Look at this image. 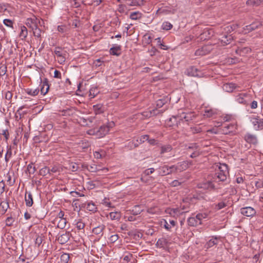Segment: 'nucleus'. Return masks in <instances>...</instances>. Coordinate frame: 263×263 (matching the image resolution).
<instances>
[{
    "mask_svg": "<svg viewBox=\"0 0 263 263\" xmlns=\"http://www.w3.org/2000/svg\"><path fill=\"white\" fill-rule=\"evenodd\" d=\"M229 175L228 165L226 164H220L218 170L212 177L213 181L219 183L226 180Z\"/></svg>",
    "mask_w": 263,
    "mask_h": 263,
    "instance_id": "obj_1",
    "label": "nucleus"
},
{
    "mask_svg": "<svg viewBox=\"0 0 263 263\" xmlns=\"http://www.w3.org/2000/svg\"><path fill=\"white\" fill-rule=\"evenodd\" d=\"M237 125L235 122L229 124H225L222 127L218 129V132L224 135L231 134L236 132Z\"/></svg>",
    "mask_w": 263,
    "mask_h": 263,
    "instance_id": "obj_2",
    "label": "nucleus"
},
{
    "mask_svg": "<svg viewBox=\"0 0 263 263\" xmlns=\"http://www.w3.org/2000/svg\"><path fill=\"white\" fill-rule=\"evenodd\" d=\"M211 45H206L198 49L195 52L196 56H203L209 53L212 50Z\"/></svg>",
    "mask_w": 263,
    "mask_h": 263,
    "instance_id": "obj_3",
    "label": "nucleus"
},
{
    "mask_svg": "<svg viewBox=\"0 0 263 263\" xmlns=\"http://www.w3.org/2000/svg\"><path fill=\"white\" fill-rule=\"evenodd\" d=\"M251 123L253 125L255 130L263 129V119H260L259 117H253L251 119Z\"/></svg>",
    "mask_w": 263,
    "mask_h": 263,
    "instance_id": "obj_4",
    "label": "nucleus"
},
{
    "mask_svg": "<svg viewBox=\"0 0 263 263\" xmlns=\"http://www.w3.org/2000/svg\"><path fill=\"white\" fill-rule=\"evenodd\" d=\"M79 206L81 209L85 208L88 211L92 212H95L97 210V205L92 201L82 203L79 204Z\"/></svg>",
    "mask_w": 263,
    "mask_h": 263,
    "instance_id": "obj_5",
    "label": "nucleus"
},
{
    "mask_svg": "<svg viewBox=\"0 0 263 263\" xmlns=\"http://www.w3.org/2000/svg\"><path fill=\"white\" fill-rule=\"evenodd\" d=\"M240 213L242 215L247 217H253L256 215V210L252 207L246 206L240 209Z\"/></svg>",
    "mask_w": 263,
    "mask_h": 263,
    "instance_id": "obj_6",
    "label": "nucleus"
},
{
    "mask_svg": "<svg viewBox=\"0 0 263 263\" xmlns=\"http://www.w3.org/2000/svg\"><path fill=\"white\" fill-rule=\"evenodd\" d=\"M40 23L37 18L33 15L31 17L27 18L26 21V25L31 29L36 27L38 26V23Z\"/></svg>",
    "mask_w": 263,
    "mask_h": 263,
    "instance_id": "obj_7",
    "label": "nucleus"
},
{
    "mask_svg": "<svg viewBox=\"0 0 263 263\" xmlns=\"http://www.w3.org/2000/svg\"><path fill=\"white\" fill-rule=\"evenodd\" d=\"M185 73L191 77H201V72L195 66H191L187 68Z\"/></svg>",
    "mask_w": 263,
    "mask_h": 263,
    "instance_id": "obj_8",
    "label": "nucleus"
},
{
    "mask_svg": "<svg viewBox=\"0 0 263 263\" xmlns=\"http://www.w3.org/2000/svg\"><path fill=\"white\" fill-rule=\"evenodd\" d=\"M178 115V117L180 121L184 120L186 122H189L195 118V115L194 112H189L187 113L182 112Z\"/></svg>",
    "mask_w": 263,
    "mask_h": 263,
    "instance_id": "obj_9",
    "label": "nucleus"
},
{
    "mask_svg": "<svg viewBox=\"0 0 263 263\" xmlns=\"http://www.w3.org/2000/svg\"><path fill=\"white\" fill-rule=\"evenodd\" d=\"M245 140L249 144L256 145L258 143V139L257 136L251 133H247L244 136Z\"/></svg>",
    "mask_w": 263,
    "mask_h": 263,
    "instance_id": "obj_10",
    "label": "nucleus"
},
{
    "mask_svg": "<svg viewBox=\"0 0 263 263\" xmlns=\"http://www.w3.org/2000/svg\"><path fill=\"white\" fill-rule=\"evenodd\" d=\"M97 138H101L105 136L109 132V129L108 126H101L99 129L97 128Z\"/></svg>",
    "mask_w": 263,
    "mask_h": 263,
    "instance_id": "obj_11",
    "label": "nucleus"
},
{
    "mask_svg": "<svg viewBox=\"0 0 263 263\" xmlns=\"http://www.w3.org/2000/svg\"><path fill=\"white\" fill-rule=\"evenodd\" d=\"M239 86L233 83H226L223 85V89L229 92H232L235 89L239 90Z\"/></svg>",
    "mask_w": 263,
    "mask_h": 263,
    "instance_id": "obj_12",
    "label": "nucleus"
},
{
    "mask_svg": "<svg viewBox=\"0 0 263 263\" xmlns=\"http://www.w3.org/2000/svg\"><path fill=\"white\" fill-rule=\"evenodd\" d=\"M179 115L173 116L168 120L166 121V124L170 127L177 126L180 122V120L178 117Z\"/></svg>",
    "mask_w": 263,
    "mask_h": 263,
    "instance_id": "obj_13",
    "label": "nucleus"
},
{
    "mask_svg": "<svg viewBox=\"0 0 263 263\" xmlns=\"http://www.w3.org/2000/svg\"><path fill=\"white\" fill-rule=\"evenodd\" d=\"M220 41L221 45L226 46L229 44L233 40V37L231 34L223 35L219 39Z\"/></svg>",
    "mask_w": 263,
    "mask_h": 263,
    "instance_id": "obj_14",
    "label": "nucleus"
},
{
    "mask_svg": "<svg viewBox=\"0 0 263 263\" xmlns=\"http://www.w3.org/2000/svg\"><path fill=\"white\" fill-rule=\"evenodd\" d=\"M249 95L247 93H240L236 97V100L240 104H247L248 101L247 100Z\"/></svg>",
    "mask_w": 263,
    "mask_h": 263,
    "instance_id": "obj_15",
    "label": "nucleus"
},
{
    "mask_svg": "<svg viewBox=\"0 0 263 263\" xmlns=\"http://www.w3.org/2000/svg\"><path fill=\"white\" fill-rule=\"evenodd\" d=\"M156 245L158 248L165 249L168 247V240L166 238L162 237L158 240Z\"/></svg>",
    "mask_w": 263,
    "mask_h": 263,
    "instance_id": "obj_16",
    "label": "nucleus"
},
{
    "mask_svg": "<svg viewBox=\"0 0 263 263\" xmlns=\"http://www.w3.org/2000/svg\"><path fill=\"white\" fill-rule=\"evenodd\" d=\"M109 53L111 55L119 56L121 53V46L119 45H114L109 50Z\"/></svg>",
    "mask_w": 263,
    "mask_h": 263,
    "instance_id": "obj_17",
    "label": "nucleus"
},
{
    "mask_svg": "<svg viewBox=\"0 0 263 263\" xmlns=\"http://www.w3.org/2000/svg\"><path fill=\"white\" fill-rule=\"evenodd\" d=\"M70 234L69 232H66L60 235L58 238V241L60 244L66 243L69 240Z\"/></svg>",
    "mask_w": 263,
    "mask_h": 263,
    "instance_id": "obj_18",
    "label": "nucleus"
},
{
    "mask_svg": "<svg viewBox=\"0 0 263 263\" xmlns=\"http://www.w3.org/2000/svg\"><path fill=\"white\" fill-rule=\"evenodd\" d=\"M49 89V85L48 84V81L47 78H45L42 82L41 88V93L43 95H45Z\"/></svg>",
    "mask_w": 263,
    "mask_h": 263,
    "instance_id": "obj_19",
    "label": "nucleus"
},
{
    "mask_svg": "<svg viewBox=\"0 0 263 263\" xmlns=\"http://www.w3.org/2000/svg\"><path fill=\"white\" fill-rule=\"evenodd\" d=\"M261 26V24L260 22H254L250 25L246 26L245 27V28H244V30L246 32L248 31V32H249L250 31H252L253 30H254L258 28Z\"/></svg>",
    "mask_w": 263,
    "mask_h": 263,
    "instance_id": "obj_20",
    "label": "nucleus"
},
{
    "mask_svg": "<svg viewBox=\"0 0 263 263\" xmlns=\"http://www.w3.org/2000/svg\"><path fill=\"white\" fill-rule=\"evenodd\" d=\"M9 208V204L8 201L4 200L0 202V215H4Z\"/></svg>",
    "mask_w": 263,
    "mask_h": 263,
    "instance_id": "obj_21",
    "label": "nucleus"
},
{
    "mask_svg": "<svg viewBox=\"0 0 263 263\" xmlns=\"http://www.w3.org/2000/svg\"><path fill=\"white\" fill-rule=\"evenodd\" d=\"M86 168L89 172H97L101 170L106 172L108 171L107 168H103V169L98 168V166L95 164H88L87 165Z\"/></svg>",
    "mask_w": 263,
    "mask_h": 263,
    "instance_id": "obj_22",
    "label": "nucleus"
},
{
    "mask_svg": "<svg viewBox=\"0 0 263 263\" xmlns=\"http://www.w3.org/2000/svg\"><path fill=\"white\" fill-rule=\"evenodd\" d=\"M25 200L26 206L30 207L32 205L33 203V197L30 192H26Z\"/></svg>",
    "mask_w": 263,
    "mask_h": 263,
    "instance_id": "obj_23",
    "label": "nucleus"
},
{
    "mask_svg": "<svg viewBox=\"0 0 263 263\" xmlns=\"http://www.w3.org/2000/svg\"><path fill=\"white\" fill-rule=\"evenodd\" d=\"M105 228V226L104 224H100L92 229V233L99 236H102L103 234V230Z\"/></svg>",
    "mask_w": 263,
    "mask_h": 263,
    "instance_id": "obj_24",
    "label": "nucleus"
},
{
    "mask_svg": "<svg viewBox=\"0 0 263 263\" xmlns=\"http://www.w3.org/2000/svg\"><path fill=\"white\" fill-rule=\"evenodd\" d=\"M62 171V168L60 165H54L49 167L50 176H51L53 174H59Z\"/></svg>",
    "mask_w": 263,
    "mask_h": 263,
    "instance_id": "obj_25",
    "label": "nucleus"
},
{
    "mask_svg": "<svg viewBox=\"0 0 263 263\" xmlns=\"http://www.w3.org/2000/svg\"><path fill=\"white\" fill-rule=\"evenodd\" d=\"M228 205V201L227 199H223L214 205V209L216 211L220 210L226 207Z\"/></svg>",
    "mask_w": 263,
    "mask_h": 263,
    "instance_id": "obj_26",
    "label": "nucleus"
},
{
    "mask_svg": "<svg viewBox=\"0 0 263 263\" xmlns=\"http://www.w3.org/2000/svg\"><path fill=\"white\" fill-rule=\"evenodd\" d=\"M251 49L249 47L238 48L235 51L236 54L240 56H245L247 53L250 52Z\"/></svg>",
    "mask_w": 263,
    "mask_h": 263,
    "instance_id": "obj_27",
    "label": "nucleus"
},
{
    "mask_svg": "<svg viewBox=\"0 0 263 263\" xmlns=\"http://www.w3.org/2000/svg\"><path fill=\"white\" fill-rule=\"evenodd\" d=\"M187 222L188 225L191 227H196L198 225L200 224V222H199L198 219H196V217H189L187 219Z\"/></svg>",
    "mask_w": 263,
    "mask_h": 263,
    "instance_id": "obj_28",
    "label": "nucleus"
},
{
    "mask_svg": "<svg viewBox=\"0 0 263 263\" xmlns=\"http://www.w3.org/2000/svg\"><path fill=\"white\" fill-rule=\"evenodd\" d=\"M213 180H208L206 181L202 184V186H201L200 187L203 188L204 189L211 190V189H215V185L213 184Z\"/></svg>",
    "mask_w": 263,
    "mask_h": 263,
    "instance_id": "obj_29",
    "label": "nucleus"
},
{
    "mask_svg": "<svg viewBox=\"0 0 263 263\" xmlns=\"http://www.w3.org/2000/svg\"><path fill=\"white\" fill-rule=\"evenodd\" d=\"M217 114L216 109L213 108H206L204 110L203 116L207 118H210Z\"/></svg>",
    "mask_w": 263,
    "mask_h": 263,
    "instance_id": "obj_30",
    "label": "nucleus"
},
{
    "mask_svg": "<svg viewBox=\"0 0 263 263\" xmlns=\"http://www.w3.org/2000/svg\"><path fill=\"white\" fill-rule=\"evenodd\" d=\"M144 0H128L126 5L129 6H138L143 5Z\"/></svg>",
    "mask_w": 263,
    "mask_h": 263,
    "instance_id": "obj_31",
    "label": "nucleus"
},
{
    "mask_svg": "<svg viewBox=\"0 0 263 263\" xmlns=\"http://www.w3.org/2000/svg\"><path fill=\"white\" fill-rule=\"evenodd\" d=\"M158 174L160 176H165L170 174L168 165H164L159 168Z\"/></svg>",
    "mask_w": 263,
    "mask_h": 263,
    "instance_id": "obj_32",
    "label": "nucleus"
},
{
    "mask_svg": "<svg viewBox=\"0 0 263 263\" xmlns=\"http://www.w3.org/2000/svg\"><path fill=\"white\" fill-rule=\"evenodd\" d=\"M179 172H182L186 170L189 167L188 163L186 161H183L177 164Z\"/></svg>",
    "mask_w": 263,
    "mask_h": 263,
    "instance_id": "obj_33",
    "label": "nucleus"
},
{
    "mask_svg": "<svg viewBox=\"0 0 263 263\" xmlns=\"http://www.w3.org/2000/svg\"><path fill=\"white\" fill-rule=\"evenodd\" d=\"M54 52L58 58L66 54V51L64 50L60 47H56L54 49Z\"/></svg>",
    "mask_w": 263,
    "mask_h": 263,
    "instance_id": "obj_34",
    "label": "nucleus"
},
{
    "mask_svg": "<svg viewBox=\"0 0 263 263\" xmlns=\"http://www.w3.org/2000/svg\"><path fill=\"white\" fill-rule=\"evenodd\" d=\"M263 2V0H248L246 4L250 6H258Z\"/></svg>",
    "mask_w": 263,
    "mask_h": 263,
    "instance_id": "obj_35",
    "label": "nucleus"
},
{
    "mask_svg": "<svg viewBox=\"0 0 263 263\" xmlns=\"http://www.w3.org/2000/svg\"><path fill=\"white\" fill-rule=\"evenodd\" d=\"M28 35V30L27 28L24 26L21 27V32L20 33V37L22 40H25Z\"/></svg>",
    "mask_w": 263,
    "mask_h": 263,
    "instance_id": "obj_36",
    "label": "nucleus"
},
{
    "mask_svg": "<svg viewBox=\"0 0 263 263\" xmlns=\"http://www.w3.org/2000/svg\"><path fill=\"white\" fill-rule=\"evenodd\" d=\"M93 109L96 115L100 114L104 111L103 105L101 104H97L93 106Z\"/></svg>",
    "mask_w": 263,
    "mask_h": 263,
    "instance_id": "obj_37",
    "label": "nucleus"
},
{
    "mask_svg": "<svg viewBox=\"0 0 263 263\" xmlns=\"http://www.w3.org/2000/svg\"><path fill=\"white\" fill-rule=\"evenodd\" d=\"M109 216L110 219L112 220H119L121 218V214L120 212H110L109 214Z\"/></svg>",
    "mask_w": 263,
    "mask_h": 263,
    "instance_id": "obj_38",
    "label": "nucleus"
},
{
    "mask_svg": "<svg viewBox=\"0 0 263 263\" xmlns=\"http://www.w3.org/2000/svg\"><path fill=\"white\" fill-rule=\"evenodd\" d=\"M133 258V255L129 252H126L123 256L124 263H128Z\"/></svg>",
    "mask_w": 263,
    "mask_h": 263,
    "instance_id": "obj_39",
    "label": "nucleus"
},
{
    "mask_svg": "<svg viewBox=\"0 0 263 263\" xmlns=\"http://www.w3.org/2000/svg\"><path fill=\"white\" fill-rule=\"evenodd\" d=\"M99 93V90L97 87H92L89 90V97L90 98H93Z\"/></svg>",
    "mask_w": 263,
    "mask_h": 263,
    "instance_id": "obj_40",
    "label": "nucleus"
},
{
    "mask_svg": "<svg viewBox=\"0 0 263 263\" xmlns=\"http://www.w3.org/2000/svg\"><path fill=\"white\" fill-rule=\"evenodd\" d=\"M74 112V109L72 108H68L62 111V115L65 116H70L73 115Z\"/></svg>",
    "mask_w": 263,
    "mask_h": 263,
    "instance_id": "obj_41",
    "label": "nucleus"
},
{
    "mask_svg": "<svg viewBox=\"0 0 263 263\" xmlns=\"http://www.w3.org/2000/svg\"><path fill=\"white\" fill-rule=\"evenodd\" d=\"M57 221H58L57 227L59 228L63 229L66 227L67 223V220L66 218L59 219Z\"/></svg>",
    "mask_w": 263,
    "mask_h": 263,
    "instance_id": "obj_42",
    "label": "nucleus"
},
{
    "mask_svg": "<svg viewBox=\"0 0 263 263\" xmlns=\"http://www.w3.org/2000/svg\"><path fill=\"white\" fill-rule=\"evenodd\" d=\"M12 155L11 147L7 146V151L5 156V160L7 163L11 158Z\"/></svg>",
    "mask_w": 263,
    "mask_h": 263,
    "instance_id": "obj_43",
    "label": "nucleus"
},
{
    "mask_svg": "<svg viewBox=\"0 0 263 263\" xmlns=\"http://www.w3.org/2000/svg\"><path fill=\"white\" fill-rule=\"evenodd\" d=\"M142 211L141 207L139 205H135L132 210V214L134 215H137L140 214Z\"/></svg>",
    "mask_w": 263,
    "mask_h": 263,
    "instance_id": "obj_44",
    "label": "nucleus"
},
{
    "mask_svg": "<svg viewBox=\"0 0 263 263\" xmlns=\"http://www.w3.org/2000/svg\"><path fill=\"white\" fill-rule=\"evenodd\" d=\"M39 174L42 176H45L47 175H50L49 167L45 166L42 168L39 171Z\"/></svg>",
    "mask_w": 263,
    "mask_h": 263,
    "instance_id": "obj_45",
    "label": "nucleus"
},
{
    "mask_svg": "<svg viewBox=\"0 0 263 263\" xmlns=\"http://www.w3.org/2000/svg\"><path fill=\"white\" fill-rule=\"evenodd\" d=\"M26 92L27 94L31 95L32 96H36L39 92V89L36 88L34 89L28 88L26 90Z\"/></svg>",
    "mask_w": 263,
    "mask_h": 263,
    "instance_id": "obj_46",
    "label": "nucleus"
},
{
    "mask_svg": "<svg viewBox=\"0 0 263 263\" xmlns=\"http://www.w3.org/2000/svg\"><path fill=\"white\" fill-rule=\"evenodd\" d=\"M173 28V25L168 22H164L161 26V28L165 30H170Z\"/></svg>",
    "mask_w": 263,
    "mask_h": 263,
    "instance_id": "obj_47",
    "label": "nucleus"
},
{
    "mask_svg": "<svg viewBox=\"0 0 263 263\" xmlns=\"http://www.w3.org/2000/svg\"><path fill=\"white\" fill-rule=\"evenodd\" d=\"M7 178V182L9 186H12L15 182V179H14L13 180L11 179V176L9 173H8L6 175Z\"/></svg>",
    "mask_w": 263,
    "mask_h": 263,
    "instance_id": "obj_48",
    "label": "nucleus"
},
{
    "mask_svg": "<svg viewBox=\"0 0 263 263\" xmlns=\"http://www.w3.org/2000/svg\"><path fill=\"white\" fill-rule=\"evenodd\" d=\"M27 170L30 174H33L36 170L32 162L27 165Z\"/></svg>",
    "mask_w": 263,
    "mask_h": 263,
    "instance_id": "obj_49",
    "label": "nucleus"
},
{
    "mask_svg": "<svg viewBox=\"0 0 263 263\" xmlns=\"http://www.w3.org/2000/svg\"><path fill=\"white\" fill-rule=\"evenodd\" d=\"M141 17V14L138 11L132 12L130 14V18L133 20H138V18H140Z\"/></svg>",
    "mask_w": 263,
    "mask_h": 263,
    "instance_id": "obj_50",
    "label": "nucleus"
},
{
    "mask_svg": "<svg viewBox=\"0 0 263 263\" xmlns=\"http://www.w3.org/2000/svg\"><path fill=\"white\" fill-rule=\"evenodd\" d=\"M58 30L59 32L64 33H66L69 30V28L66 25H62L58 26Z\"/></svg>",
    "mask_w": 263,
    "mask_h": 263,
    "instance_id": "obj_51",
    "label": "nucleus"
},
{
    "mask_svg": "<svg viewBox=\"0 0 263 263\" xmlns=\"http://www.w3.org/2000/svg\"><path fill=\"white\" fill-rule=\"evenodd\" d=\"M14 221V218L12 216L8 217L5 220L6 226L8 227H11L13 225Z\"/></svg>",
    "mask_w": 263,
    "mask_h": 263,
    "instance_id": "obj_52",
    "label": "nucleus"
},
{
    "mask_svg": "<svg viewBox=\"0 0 263 263\" xmlns=\"http://www.w3.org/2000/svg\"><path fill=\"white\" fill-rule=\"evenodd\" d=\"M196 219H198L199 222H200V224H201L202 219L206 218L208 217V214L206 213H199L196 215Z\"/></svg>",
    "mask_w": 263,
    "mask_h": 263,
    "instance_id": "obj_53",
    "label": "nucleus"
},
{
    "mask_svg": "<svg viewBox=\"0 0 263 263\" xmlns=\"http://www.w3.org/2000/svg\"><path fill=\"white\" fill-rule=\"evenodd\" d=\"M69 259V255L67 253H63L61 256V261L62 263H67Z\"/></svg>",
    "mask_w": 263,
    "mask_h": 263,
    "instance_id": "obj_54",
    "label": "nucleus"
},
{
    "mask_svg": "<svg viewBox=\"0 0 263 263\" xmlns=\"http://www.w3.org/2000/svg\"><path fill=\"white\" fill-rule=\"evenodd\" d=\"M166 103L165 99H159L156 102V107L158 108L162 107Z\"/></svg>",
    "mask_w": 263,
    "mask_h": 263,
    "instance_id": "obj_55",
    "label": "nucleus"
},
{
    "mask_svg": "<svg viewBox=\"0 0 263 263\" xmlns=\"http://www.w3.org/2000/svg\"><path fill=\"white\" fill-rule=\"evenodd\" d=\"M32 30H33V34L35 37L38 38L41 37L42 31L40 28H38V26H37L36 27L32 29Z\"/></svg>",
    "mask_w": 263,
    "mask_h": 263,
    "instance_id": "obj_56",
    "label": "nucleus"
},
{
    "mask_svg": "<svg viewBox=\"0 0 263 263\" xmlns=\"http://www.w3.org/2000/svg\"><path fill=\"white\" fill-rule=\"evenodd\" d=\"M217 244V238H214L210 239L207 243H206V247L207 248L212 247L214 245Z\"/></svg>",
    "mask_w": 263,
    "mask_h": 263,
    "instance_id": "obj_57",
    "label": "nucleus"
},
{
    "mask_svg": "<svg viewBox=\"0 0 263 263\" xmlns=\"http://www.w3.org/2000/svg\"><path fill=\"white\" fill-rule=\"evenodd\" d=\"M190 131L193 134H197L201 132V128L199 126L191 127L190 128Z\"/></svg>",
    "mask_w": 263,
    "mask_h": 263,
    "instance_id": "obj_58",
    "label": "nucleus"
},
{
    "mask_svg": "<svg viewBox=\"0 0 263 263\" xmlns=\"http://www.w3.org/2000/svg\"><path fill=\"white\" fill-rule=\"evenodd\" d=\"M148 137L149 136L147 135H142L137 139V142L139 144H141L144 141L148 140Z\"/></svg>",
    "mask_w": 263,
    "mask_h": 263,
    "instance_id": "obj_59",
    "label": "nucleus"
},
{
    "mask_svg": "<svg viewBox=\"0 0 263 263\" xmlns=\"http://www.w3.org/2000/svg\"><path fill=\"white\" fill-rule=\"evenodd\" d=\"M186 149L188 151H193L194 150L200 149L196 143H192L187 146Z\"/></svg>",
    "mask_w": 263,
    "mask_h": 263,
    "instance_id": "obj_60",
    "label": "nucleus"
},
{
    "mask_svg": "<svg viewBox=\"0 0 263 263\" xmlns=\"http://www.w3.org/2000/svg\"><path fill=\"white\" fill-rule=\"evenodd\" d=\"M169 213L173 216H178L181 214L180 210L179 209H172L170 210Z\"/></svg>",
    "mask_w": 263,
    "mask_h": 263,
    "instance_id": "obj_61",
    "label": "nucleus"
},
{
    "mask_svg": "<svg viewBox=\"0 0 263 263\" xmlns=\"http://www.w3.org/2000/svg\"><path fill=\"white\" fill-rule=\"evenodd\" d=\"M177 168H178V166H177V164L176 165H172V166H168V170H169V172H170V174H172V173H176L177 172H179Z\"/></svg>",
    "mask_w": 263,
    "mask_h": 263,
    "instance_id": "obj_62",
    "label": "nucleus"
},
{
    "mask_svg": "<svg viewBox=\"0 0 263 263\" xmlns=\"http://www.w3.org/2000/svg\"><path fill=\"white\" fill-rule=\"evenodd\" d=\"M76 226L78 230H80L84 229L85 227V224L81 220H79L76 222Z\"/></svg>",
    "mask_w": 263,
    "mask_h": 263,
    "instance_id": "obj_63",
    "label": "nucleus"
},
{
    "mask_svg": "<svg viewBox=\"0 0 263 263\" xmlns=\"http://www.w3.org/2000/svg\"><path fill=\"white\" fill-rule=\"evenodd\" d=\"M200 154V149L194 150L192 151L191 154L190 155V157L192 158H194L198 156Z\"/></svg>",
    "mask_w": 263,
    "mask_h": 263,
    "instance_id": "obj_64",
    "label": "nucleus"
}]
</instances>
